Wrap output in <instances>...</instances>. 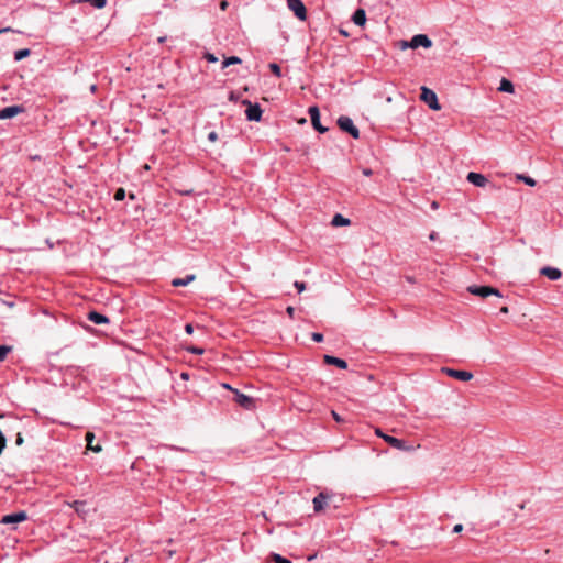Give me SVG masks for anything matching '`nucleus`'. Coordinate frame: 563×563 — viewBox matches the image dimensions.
<instances>
[{"mask_svg":"<svg viewBox=\"0 0 563 563\" xmlns=\"http://www.w3.org/2000/svg\"><path fill=\"white\" fill-rule=\"evenodd\" d=\"M467 291L472 295L486 298L490 295H494L496 297H501L500 291L497 288L490 287V286H477L472 285L467 287Z\"/></svg>","mask_w":563,"mask_h":563,"instance_id":"obj_1","label":"nucleus"},{"mask_svg":"<svg viewBox=\"0 0 563 563\" xmlns=\"http://www.w3.org/2000/svg\"><path fill=\"white\" fill-rule=\"evenodd\" d=\"M338 125L342 131L349 133L353 139L360 137V130L354 125L351 118L341 115L338 119Z\"/></svg>","mask_w":563,"mask_h":563,"instance_id":"obj_2","label":"nucleus"},{"mask_svg":"<svg viewBox=\"0 0 563 563\" xmlns=\"http://www.w3.org/2000/svg\"><path fill=\"white\" fill-rule=\"evenodd\" d=\"M421 100L424 101L430 109L432 110H440L441 106L438 101V97L435 92L427 87L421 88Z\"/></svg>","mask_w":563,"mask_h":563,"instance_id":"obj_3","label":"nucleus"},{"mask_svg":"<svg viewBox=\"0 0 563 563\" xmlns=\"http://www.w3.org/2000/svg\"><path fill=\"white\" fill-rule=\"evenodd\" d=\"M243 104H246L247 108L245 110V115L249 121H256L258 122L262 119V109L258 103H252L249 100H244Z\"/></svg>","mask_w":563,"mask_h":563,"instance_id":"obj_4","label":"nucleus"},{"mask_svg":"<svg viewBox=\"0 0 563 563\" xmlns=\"http://www.w3.org/2000/svg\"><path fill=\"white\" fill-rule=\"evenodd\" d=\"M232 390L234 393V401L239 406L247 410L255 408V400L252 397L239 391L238 389Z\"/></svg>","mask_w":563,"mask_h":563,"instance_id":"obj_5","label":"nucleus"},{"mask_svg":"<svg viewBox=\"0 0 563 563\" xmlns=\"http://www.w3.org/2000/svg\"><path fill=\"white\" fill-rule=\"evenodd\" d=\"M308 113L311 120L312 126L320 133L328 131V128L323 126L320 122V111L317 106H312L308 109Z\"/></svg>","mask_w":563,"mask_h":563,"instance_id":"obj_6","label":"nucleus"},{"mask_svg":"<svg viewBox=\"0 0 563 563\" xmlns=\"http://www.w3.org/2000/svg\"><path fill=\"white\" fill-rule=\"evenodd\" d=\"M287 5L298 19H306L307 10L301 0H287Z\"/></svg>","mask_w":563,"mask_h":563,"instance_id":"obj_7","label":"nucleus"},{"mask_svg":"<svg viewBox=\"0 0 563 563\" xmlns=\"http://www.w3.org/2000/svg\"><path fill=\"white\" fill-rule=\"evenodd\" d=\"M442 372H444L448 376L453 377L455 379L467 382L473 378V374L467 371H460L449 367H443Z\"/></svg>","mask_w":563,"mask_h":563,"instance_id":"obj_8","label":"nucleus"},{"mask_svg":"<svg viewBox=\"0 0 563 563\" xmlns=\"http://www.w3.org/2000/svg\"><path fill=\"white\" fill-rule=\"evenodd\" d=\"M27 519V515L24 510L9 514L2 517L0 520L1 523L10 525V523H19L25 521Z\"/></svg>","mask_w":563,"mask_h":563,"instance_id":"obj_9","label":"nucleus"},{"mask_svg":"<svg viewBox=\"0 0 563 563\" xmlns=\"http://www.w3.org/2000/svg\"><path fill=\"white\" fill-rule=\"evenodd\" d=\"M466 179L476 187H485L488 184V179L485 175L475 172H470Z\"/></svg>","mask_w":563,"mask_h":563,"instance_id":"obj_10","label":"nucleus"},{"mask_svg":"<svg viewBox=\"0 0 563 563\" xmlns=\"http://www.w3.org/2000/svg\"><path fill=\"white\" fill-rule=\"evenodd\" d=\"M330 499V495L325 493H319L312 500L313 503V510L316 512L322 511L325 506L328 505V500Z\"/></svg>","mask_w":563,"mask_h":563,"instance_id":"obj_11","label":"nucleus"},{"mask_svg":"<svg viewBox=\"0 0 563 563\" xmlns=\"http://www.w3.org/2000/svg\"><path fill=\"white\" fill-rule=\"evenodd\" d=\"M21 112H23V108L21 106L5 107L2 110H0V119L1 120L11 119Z\"/></svg>","mask_w":563,"mask_h":563,"instance_id":"obj_12","label":"nucleus"},{"mask_svg":"<svg viewBox=\"0 0 563 563\" xmlns=\"http://www.w3.org/2000/svg\"><path fill=\"white\" fill-rule=\"evenodd\" d=\"M384 441L397 450H400V451L409 450V446L407 445L406 441H404L401 439H398V438H395L391 435H387V437H384Z\"/></svg>","mask_w":563,"mask_h":563,"instance_id":"obj_13","label":"nucleus"},{"mask_svg":"<svg viewBox=\"0 0 563 563\" xmlns=\"http://www.w3.org/2000/svg\"><path fill=\"white\" fill-rule=\"evenodd\" d=\"M540 274L548 277L550 280H558L562 276V272L559 268L551 266L542 267Z\"/></svg>","mask_w":563,"mask_h":563,"instance_id":"obj_14","label":"nucleus"},{"mask_svg":"<svg viewBox=\"0 0 563 563\" xmlns=\"http://www.w3.org/2000/svg\"><path fill=\"white\" fill-rule=\"evenodd\" d=\"M420 46V43H419V40H415V37H411L410 41H406V40H400V41H396L394 43V47L395 48H398V49H401V51H405L407 48H417Z\"/></svg>","mask_w":563,"mask_h":563,"instance_id":"obj_15","label":"nucleus"},{"mask_svg":"<svg viewBox=\"0 0 563 563\" xmlns=\"http://www.w3.org/2000/svg\"><path fill=\"white\" fill-rule=\"evenodd\" d=\"M324 363L328 365H334L341 369L347 368V363L343 358H339L332 355H324Z\"/></svg>","mask_w":563,"mask_h":563,"instance_id":"obj_16","label":"nucleus"},{"mask_svg":"<svg viewBox=\"0 0 563 563\" xmlns=\"http://www.w3.org/2000/svg\"><path fill=\"white\" fill-rule=\"evenodd\" d=\"M88 320L96 323V324H104L109 322L108 317H106L102 313H99L97 311H90L88 313Z\"/></svg>","mask_w":563,"mask_h":563,"instance_id":"obj_17","label":"nucleus"},{"mask_svg":"<svg viewBox=\"0 0 563 563\" xmlns=\"http://www.w3.org/2000/svg\"><path fill=\"white\" fill-rule=\"evenodd\" d=\"M352 20L353 22L356 24V25H364L365 22H366V14H365V11L363 9H357L354 13H353V16H352Z\"/></svg>","mask_w":563,"mask_h":563,"instance_id":"obj_18","label":"nucleus"},{"mask_svg":"<svg viewBox=\"0 0 563 563\" xmlns=\"http://www.w3.org/2000/svg\"><path fill=\"white\" fill-rule=\"evenodd\" d=\"M87 448L93 452H100L102 449L99 444L93 445L95 443V434L92 432L86 433Z\"/></svg>","mask_w":563,"mask_h":563,"instance_id":"obj_19","label":"nucleus"},{"mask_svg":"<svg viewBox=\"0 0 563 563\" xmlns=\"http://www.w3.org/2000/svg\"><path fill=\"white\" fill-rule=\"evenodd\" d=\"M195 275H187L185 278H175L172 282V285L174 287H181L187 286L189 283H191L195 279Z\"/></svg>","mask_w":563,"mask_h":563,"instance_id":"obj_20","label":"nucleus"},{"mask_svg":"<svg viewBox=\"0 0 563 563\" xmlns=\"http://www.w3.org/2000/svg\"><path fill=\"white\" fill-rule=\"evenodd\" d=\"M332 225L334 227H344L350 224V220L347 218H344L342 214L336 213L331 221Z\"/></svg>","mask_w":563,"mask_h":563,"instance_id":"obj_21","label":"nucleus"},{"mask_svg":"<svg viewBox=\"0 0 563 563\" xmlns=\"http://www.w3.org/2000/svg\"><path fill=\"white\" fill-rule=\"evenodd\" d=\"M499 91L501 92H508V93H512L514 92V85L510 80L506 79V78H503L500 80V86L498 88Z\"/></svg>","mask_w":563,"mask_h":563,"instance_id":"obj_22","label":"nucleus"},{"mask_svg":"<svg viewBox=\"0 0 563 563\" xmlns=\"http://www.w3.org/2000/svg\"><path fill=\"white\" fill-rule=\"evenodd\" d=\"M242 60L238 56H230L223 59L222 62V69L229 67L230 65L240 64Z\"/></svg>","mask_w":563,"mask_h":563,"instance_id":"obj_23","label":"nucleus"},{"mask_svg":"<svg viewBox=\"0 0 563 563\" xmlns=\"http://www.w3.org/2000/svg\"><path fill=\"white\" fill-rule=\"evenodd\" d=\"M29 48H23L14 52V59L16 62L22 60L23 58L27 57L30 55Z\"/></svg>","mask_w":563,"mask_h":563,"instance_id":"obj_24","label":"nucleus"},{"mask_svg":"<svg viewBox=\"0 0 563 563\" xmlns=\"http://www.w3.org/2000/svg\"><path fill=\"white\" fill-rule=\"evenodd\" d=\"M517 179L520 181H523L528 186H531V187L536 186V180L529 176L519 174V175H517Z\"/></svg>","mask_w":563,"mask_h":563,"instance_id":"obj_25","label":"nucleus"},{"mask_svg":"<svg viewBox=\"0 0 563 563\" xmlns=\"http://www.w3.org/2000/svg\"><path fill=\"white\" fill-rule=\"evenodd\" d=\"M268 67H269L271 71H272L275 76H277V77H282V68H280V66H279L278 64H276V63H271V64L268 65Z\"/></svg>","mask_w":563,"mask_h":563,"instance_id":"obj_26","label":"nucleus"},{"mask_svg":"<svg viewBox=\"0 0 563 563\" xmlns=\"http://www.w3.org/2000/svg\"><path fill=\"white\" fill-rule=\"evenodd\" d=\"M12 350L11 346L0 345V362L4 361L9 352Z\"/></svg>","mask_w":563,"mask_h":563,"instance_id":"obj_27","label":"nucleus"},{"mask_svg":"<svg viewBox=\"0 0 563 563\" xmlns=\"http://www.w3.org/2000/svg\"><path fill=\"white\" fill-rule=\"evenodd\" d=\"M415 40H419L420 46L424 48H429L432 46V42L430 37H415Z\"/></svg>","mask_w":563,"mask_h":563,"instance_id":"obj_28","label":"nucleus"},{"mask_svg":"<svg viewBox=\"0 0 563 563\" xmlns=\"http://www.w3.org/2000/svg\"><path fill=\"white\" fill-rule=\"evenodd\" d=\"M272 558H273L275 563H291L290 560L282 556L280 554H277V553H273Z\"/></svg>","mask_w":563,"mask_h":563,"instance_id":"obj_29","label":"nucleus"},{"mask_svg":"<svg viewBox=\"0 0 563 563\" xmlns=\"http://www.w3.org/2000/svg\"><path fill=\"white\" fill-rule=\"evenodd\" d=\"M86 506V501L84 500H75L73 504H71V507L77 511V512H80L82 511V508Z\"/></svg>","mask_w":563,"mask_h":563,"instance_id":"obj_30","label":"nucleus"},{"mask_svg":"<svg viewBox=\"0 0 563 563\" xmlns=\"http://www.w3.org/2000/svg\"><path fill=\"white\" fill-rule=\"evenodd\" d=\"M86 1L91 3L97 9H102L107 3V0H86Z\"/></svg>","mask_w":563,"mask_h":563,"instance_id":"obj_31","label":"nucleus"},{"mask_svg":"<svg viewBox=\"0 0 563 563\" xmlns=\"http://www.w3.org/2000/svg\"><path fill=\"white\" fill-rule=\"evenodd\" d=\"M125 197V190L123 188H119L115 192H114V199L118 200V201H121L123 200Z\"/></svg>","mask_w":563,"mask_h":563,"instance_id":"obj_32","label":"nucleus"},{"mask_svg":"<svg viewBox=\"0 0 563 563\" xmlns=\"http://www.w3.org/2000/svg\"><path fill=\"white\" fill-rule=\"evenodd\" d=\"M187 351L192 354H197V355H201L205 352L202 347H198V346H189V347H187Z\"/></svg>","mask_w":563,"mask_h":563,"instance_id":"obj_33","label":"nucleus"},{"mask_svg":"<svg viewBox=\"0 0 563 563\" xmlns=\"http://www.w3.org/2000/svg\"><path fill=\"white\" fill-rule=\"evenodd\" d=\"M203 57L209 62V63H216L218 62V57L214 56V54L212 53H209V52H206Z\"/></svg>","mask_w":563,"mask_h":563,"instance_id":"obj_34","label":"nucleus"},{"mask_svg":"<svg viewBox=\"0 0 563 563\" xmlns=\"http://www.w3.org/2000/svg\"><path fill=\"white\" fill-rule=\"evenodd\" d=\"M294 286L299 292H302L306 289V284L302 282H295Z\"/></svg>","mask_w":563,"mask_h":563,"instance_id":"obj_35","label":"nucleus"},{"mask_svg":"<svg viewBox=\"0 0 563 563\" xmlns=\"http://www.w3.org/2000/svg\"><path fill=\"white\" fill-rule=\"evenodd\" d=\"M208 140L210 142H216L218 140V133L216 131H211L208 134Z\"/></svg>","mask_w":563,"mask_h":563,"instance_id":"obj_36","label":"nucleus"},{"mask_svg":"<svg viewBox=\"0 0 563 563\" xmlns=\"http://www.w3.org/2000/svg\"><path fill=\"white\" fill-rule=\"evenodd\" d=\"M312 340L314 342H321L323 340V334L314 332L312 333Z\"/></svg>","mask_w":563,"mask_h":563,"instance_id":"obj_37","label":"nucleus"},{"mask_svg":"<svg viewBox=\"0 0 563 563\" xmlns=\"http://www.w3.org/2000/svg\"><path fill=\"white\" fill-rule=\"evenodd\" d=\"M185 331H186V333H187V334H192V332H194V327H192V324H191V323H187V324L185 325Z\"/></svg>","mask_w":563,"mask_h":563,"instance_id":"obj_38","label":"nucleus"},{"mask_svg":"<svg viewBox=\"0 0 563 563\" xmlns=\"http://www.w3.org/2000/svg\"><path fill=\"white\" fill-rule=\"evenodd\" d=\"M463 530V525L457 523L453 527V532L459 533Z\"/></svg>","mask_w":563,"mask_h":563,"instance_id":"obj_39","label":"nucleus"},{"mask_svg":"<svg viewBox=\"0 0 563 563\" xmlns=\"http://www.w3.org/2000/svg\"><path fill=\"white\" fill-rule=\"evenodd\" d=\"M286 312L287 314L290 317V318H294V314H295V308L294 307H288L286 309Z\"/></svg>","mask_w":563,"mask_h":563,"instance_id":"obj_40","label":"nucleus"},{"mask_svg":"<svg viewBox=\"0 0 563 563\" xmlns=\"http://www.w3.org/2000/svg\"><path fill=\"white\" fill-rule=\"evenodd\" d=\"M375 434L378 435L384 440V437H387L388 434H385L380 429L375 430Z\"/></svg>","mask_w":563,"mask_h":563,"instance_id":"obj_41","label":"nucleus"},{"mask_svg":"<svg viewBox=\"0 0 563 563\" xmlns=\"http://www.w3.org/2000/svg\"><path fill=\"white\" fill-rule=\"evenodd\" d=\"M429 239H430L431 241H435V240L438 239V233H437V232H434V231H433V232H431V233L429 234Z\"/></svg>","mask_w":563,"mask_h":563,"instance_id":"obj_42","label":"nucleus"},{"mask_svg":"<svg viewBox=\"0 0 563 563\" xmlns=\"http://www.w3.org/2000/svg\"><path fill=\"white\" fill-rule=\"evenodd\" d=\"M22 443H23V438H22L21 433H18V435H16V444L21 445Z\"/></svg>","mask_w":563,"mask_h":563,"instance_id":"obj_43","label":"nucleus"},{"mask_svg":"<svg viewBox=\"0 0 563 563\" xmlns=\"http://www.w3.org/2000/svg\"><path fill=\"white\" fill-rule=\"evenodd\" d=\"M372 174H373V170H372V169H369V168H364V169H363V175H365V176H371Z\"/></svg>","mask_w":563,"mask_h":563,"instance_id":"obj_44","label":"nucleus"},{"mask_svg":"<svg viewBox=\"0 0 563 563\" xmlns=\"http://www.w3.org/2000/svg\"><path fill=\"white\" fill-rule=\"evenodd\" d=\"M227 7H228V2L225 0L221 1V3H220L221 10H225Z\"/></svg>","mask_w":563,"mask_h":563,"instance_id":"obj_45","label":"nucleus"},{"mask_svg":"<svg viewBox=\"0 0 563 563\" xmlns=\"http://www.w3.org/2000/svg\"><path fill=\"white\" fill-rule=\"evenodd\" d=\"M332 416H333V418H334L336 421H340V420H341V419H340V417H339V415H338L335 411H332Z\"/></svg>","mask_w":563,"mask_h":563,"instance_id":"obj_46","label":"nucleus"},{"mask_svg":"<svg viewBox=\"0 0 563 563\" xmlns=\"http://www.w3.org/2000/svg\"><path fill=\"white\" fill-rule=\"evenodd\" d=\"M508 311H509L508 307H506V306L500 309L501 313H508Z\"/></svg>","mask_w":563,"mask_h":563,"instance_id":"obj_47","label":"nucleus"},{"mask_svg":"<svg viewBox=\"0 0 563 563\" xmlns=\"http://www.w3.org/2000/svg\"><path fill=\"white\" fill-rule=\"evenodd\" d=\"M157 40H158V43L162 44V43H164L167 40V37H157Z\"/></svg>","mask_w":563,"mask_h":563,"instance_id":"obj_48","label":"nucleus"},{"mask_svg":"<svg viewBox=\"0 0 563 563\" xmlns=\"http://www.w3.org/2000/svg\"><path fill=\"white\" fill-rule=\"evenodd\" d=\"M340 35L346 36V35H349V34H347V32H346V31H344V30H340Z\"/></svg>","mask_w":563,"mask_h":563,"instance_id":"obj_49","label":"nucleus"},{"mask_svg":"<svg viewBox=\"0 0 563 563\" xmlns=\"http://www.w3.org/2000/svg\"><path fill=\"white\" fill-rule=\"evenodd\" d=\"M181 378H183V379H187V378H188V374H187V373H183V374H181Z\"/></svg>","mask_w":563,"mask_h":563,"instance_id":"obj_50","label":"nucleus"},{"mask_svg":"<svg viewBox=\"0 0 563 563\" xmlns=\"http://www.w3.org/2000/svg\"><path fill=\"white\" fill-rule=\"evenodd\" d=\"M432 208L433 209L438 208V203L435 201L432 202Z\"/></svg>","mask_w":563,"mask_h":563,"instance_id":"obj_51","label":"nucleus"}]
</instances>
